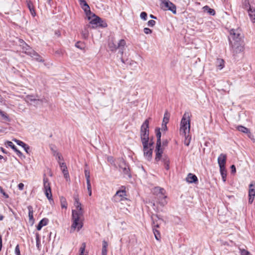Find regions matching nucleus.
I'll use <instances>...</instances> for the list:
<instances>
[{
	"mask_svg": "<svg viewBox=\"0 0 255 255\" xmlns=\"http://www.w3.org/2000/svg\"><path fill=\"white\" fill-rule=\"evenodd\" d=\"M83 213L81 211H72L70 233L75 231L79 232L83 226Z\"/></svg>",
	"mask_w": 255,
	"mask_h": 255,
	"instance_id": "obj_1",
	"label": "nucleus"
},
{
	"mask_svg": "<svg viewBox=\"0 0 255 255\" xmlns=\"http://www.w3.org/2000/svg\"><path fill=\"white\" fill-rule=\"evenodd\" d=\"M190 130V120L189 114L185 113L181 119L180 123V134L186 137V134H189Z\"/></svg>",
	"mask_w": 255,
	"mask_h": 255,
	"instance_id": "obj_2",
	"label": "nucleus"
},
{
	"mask_svg": "<svg viewBox=\"0 0 255 255\" xmlns=\"http://www.w3.org/2000/svg\"><path fill=\"white\" fill-rule=\"evenodd\" d=\"M155 132H156V135L157 137V142H156V146L155 148V152H156V156L155 158V160L158 161L161 156V154L163 153V150L161 148V132L160 131L159 128H156L155 129Z\"/></svg>",
	"mask_w": 255,
	"mask_h": 255,
	"instance_id": "obj_3",
	"label": "nucleus"
},
{
	"mask_svg": "<svg viewBox=\"0 0 255 255\" xmlns=\"http://www.w3.org/2000/svg\"><path fill=\"white\" fill-rule=\"evenodd\" d=\"M154 192L156 195V198L158 203L161 206H164L167 204L165 200L166 196L165 195V191L163 188L157 187L154 189Z\"/></svg>",
	"mask_w": 255,
	"mask_h": 255,
	"instance_id": "obj_4",
	"label": "nucleus"
},
{
	"mask_svg": "<svg viewBox=\"0 0 255 255\" xmlns=\"http://www.w3.org/2000/svg\"><path fill=\"white\" fill-rule=\"evenodd\" d=\"M140 138L141 141H149V121L146 119L140 128Z\"/></svg>",
	"mask_w": 255,
	"mask_h": 255,
	"instance_id": "obj_5",
	"label": "nucleus"
},
{
	"mask_svg": "<svg viewBox=\"0 0 255 255\" xmlns=\"http://www.w3.org/2000/svg\"><path fill=\"white\" fill-rule=\"evenodd\" d=\"M230 37L229 38V41L240 42L243 41V35L241 29H232L230 30Z\"/></svg>",
	"mask_w": 255,
	"mask_h": 255,
	"instance_id": "obj_6",
	"label": "nucleus"
},
{
	"mask_svg": "<svg viewBox=\"0 0 255 255\" xmlns=\"http://www.w3.org/2000/svg\"><path fill=\"white\" fill-rule=\"evenodd\" d=\"M112 200L115 202H120L127 200L126 192L124 186H122L121 189L117 191L113 196Z\"/></svg>",
	"mask_w": 255,
	"mask_h": 255,
	"instance_id": "obj_7",
	"label": "nucleus"
},
{
	"mask_svg": "<svg viewBox=\"0 0 255 255\" xmlns=\"http://www.w3.org/2000/svg\"><path fill=\"white\" fill-rule=\"evenodd\" d=\"M232 49V52L233 55L235 56L236 54L241 53L244 49V41L240 42L231 41L230 42Z\"/></svg>",
	"mask_w": 255,
	"mask_h": 255,
	"instance_id": "obj_8",
	"label": "nucleus"
},
{
	"mask_svg": "<svg viewBox=\"0 0 255 255\" xmlns=\"http://www.w3.org/2000/svg\"><path fill=\"white\" fill-rule=\"evenodd\" d=\"M43 185H44V193L48 198V200H52V193L51 190L50 186V183L48 181V179L45 177V175H44L43 178Z\"/></svg>",
	"mask_w": 255,
	"mask_h": 255,
	"instance_id": "obj_9",
	"label": "nucleus"
},
{
	"mask_svg": "<svg viewBox=\"0 0 255 255\" xmlns=\"http://www.w3.org/2000/svg\"><path fill=\"white\" fill-rule=\"evenodd\" d=\"M162 8L164 10H169L172 11L174 14L176 13V5L169 0H165L162 1Z\"/></svg>",
	"mask_w": 255,
	"mask_h": 255,
	"instance_id": "obj_10",
	"label": "nucleus"
},
{
	"mask_svg": "<svg viewBox=\"0 0 255 255\" xmlns=\"http://www.w3.org/2000/svg\"><path fill=\"white\" fill-rule=\"evenodd\" d=\"M120 171L125 175L131 178V175L130 173V170L128 165L126 164L124 160H122L119 165Z\"/></svg>",
	"mask_w": 255,
	"mask_h": 255,
	"instance_id": "obj_11",
	"label": "nucleus"
},
{
	"mask_svg": "<svg viewBox=\"0 0 255 255\" xmlns=\"http://www.w3.org/2000/svg\"><path fill=\"white\" fill-rule=\"evenodd\" d=\"M58 163L60 166V169L63 174L64 177L67 181H70V178L69 174V172L67 169V167L65 162L58 161Z\"/></svg>",
	"mask_w": 255,
	"mask_h": 255,
	"instance_id": "obj_12",
	"label": "nucleus"
},
{
	"mask_svg": "<svg viewBox=\"0 0 255 255\" xmlns=\"http://www.w3.org/2000/svg\"><path fill=\"white\" fill-rule=\"evenodd\" d=\"M82 8L84 10L86 15L88 16V19L90 20L91 19V15L92 14L90 10V8L87 2L84 0L82 2L80 3Z\"/></svg>",
	"mask_w": 255,
	"mask_h": 255,
	"instance_id": "obj_13",
	"label": "nucleus"
},
{
	"mask_svg": "<svg viewBox=\"0 0 255 255\" xmlns=\"http://www.w3.org/2000/svg\"><path fill=\"white\" fill-rule=\"evenodd\" d=\"M151 218L152 221V229L158 228L162 220L157 215H152Z\"/></svg>",
	"mask_w": 255,
	"mask_h": 255,
	"instance_id": "obj_14",
	"label": "nucleus"
},
{
	"mask_svg": "<svg viewBox=\"0 0 255 255\" xmlns=\"http://www.w3.org/2000/svg\"><path fill=\"white\" fill-rule=\"evenodd\" d=\"M227 156L226 154L221 153L218 158V163L220 168L225 167Z\"/></svg>",
	"mask_w": 255,
	"mask_h": 255,
	"instance_id": "obj_15",
	"label": "nucleus"
},
{
	"mask_svg": "<svg viewBox=\"0 0 255 255\" xmlns=\"http://www.w3.org/2000/svg\"><path fill=\"white\" fill-rule=\"evenodd\" d=\"M117 44V50L119 49V52L122 56L125 50V47L126 44V41L124 39H121Z\"/></svg>",
	"mask_w": 255,
	"mask_h": 255,
	"instance_id": "obj_16",
	"label": "nucleus"
},
{
	"mask_svg": "<svg viewBox=\"0 0 255 255\" xmlns=\"http://www.w3.org/2000/svg\"><path fill=\"white\" fill-rule=\"evenodd\" d=\"M30 56H31L32 58H33V59L36 60L37 62H44V60L42 58V57L38 54L36 52H35L34 50H33L32 53H29Z\"/></svg>",
	"mask_w": 255,
	"mask_h": 255,
	"instance_id": "obj_17",
	"label": "nucleus"
},
{
	"mask_svg": "<svg viewBox=\"0 0 255 255\" xmlns=\"http://www.w3.org/2000/svg\"><path fill=\"white\" fill-rule=\"evenodd\" d=\"M92 15L94 18L92 19L90 22V24L92 25V28H94L98 27V24L99 20H101V18L98 16H96L95 14L91 15Z\"/></svg>",
	"mask_w": 255,
	"mask_h": 255,
	"instance_id": "obj_18",
	"label": "nucleus"
},
{
	"mask_svg": "<svg viewBox=\"0 0 255 255\" xmlns=\"http://www.w3.org/2000/svg\"><path fill=\"white\" fill-rule=\"evenodd\" d=\"M186 180L187 182L189 183H196L198 182V178L197 176L191 173H189L187 175Z\"/></svg>",
	"mask_w": 255,
	"mask_h": 255,
	"instance_id": "obj_19",
	"label": "nucleus"
},
{
	"mask_svg": "<svg viewBox=\"0 0 255 255\" xmlns=\"http://www.w3.org/2000/svg\"><path fill=\"white\" fill-rule=\"evenodd\" d=\"M249 196L255 197V182L254 181L249 185Z\"/></svg>",
	"mask_w": 255,
	"mask_h": 255,
	"instance_id": "obj_20",
	"label": "nucleus"
},
{
	"mask_svg": "<svg viewBox=\"0 0 255 255\" xmlns=\"http://www.w3.org/2000/svg\"><path fill=\"white\" fill-rule=\"evenodd\" d=\"M248 13L252 21L255 23V9L250 6Z\"/></svg>",
	"mask_w": 255,
	"mask_h": 255,
	"instance_id": "obj_21",
	"label": "nucleus"
},
{
	"mask_svg": "<svg viewBox=\"0 0 255 255\" xmlns=\"http://www.w3.org/2000/svg\"><path fill=\"white\" fill-rule=\"evenodd\" d=\"M27 209L28 210V217H29V222L33 224L34 223V219L33 216V207L31 206H28L27 207Z\"/></svg>",
	"mask_w": 255,
	"mask_h": 255,
	"instance_id": "obj_22",
	"label": "nucleus"
},
{
	"mask_svg": "<svg viewBox=\"0 0 255 255\" xmlns=\"http://www.w3.org/2000/svg\"><path fill=\"white\" fill-rule=\"evenodd\" d=\"M48 221L49 220L47 218H43V219H42L37 226V230L40 231L42 228V227L46 226L48 224Z\"/></svg>",
	"mask_w": 255,
	"mask_h": 255,
	"instance_id": "obj_23",
	"label": "nucleus"
},
{
	"mask_svg": "<svg viewBox=\"0 0 255 255\" xmlns=\"http://www.w3.org/2000/svg\"><path fill=\"white\" fill-rule=\"evenodd\" d=\"M7 144L9 147H10L16 152L18 156L21 157L22 155V152L17 149L16 147L13 144V143L11 141H7Z\"/></svg>",
	"mask_w": 255,
	"mask_h": 255,
	"instance_id": "obj_24",
	"label": "nucleus"
},
{
	"mask_svg": "<svg viewBox=\"0 0 255 255\" xmlns=\"http://www.w3.org/2000/svg\"><path fill=\"white\" fill-rule=\"evenodd\" d=\"M144 156L147 158L148 160H150L152 157V148H149L148 149H146V150H143Z\"/></svg>",
	"mask_w": 255,
	"mask_h": 255,
	"instance_id": "obj_25",
	"label": "nucleus"
},
{
	"mask_svg": "<svg viewBox=\"0 0 255 255\" xmlns=\"http://www.w3.org/2000/svg\"><path fill=\"white\" fill-rule=\"evenodd\" d=\"M237 129L240 131H241L243 133H249V137H251V136L252 135V134H251L249 128H248L244 126H239L237 127Z\"/></svg>",
	"mask_w": 255,
	"mask_h": 255,
	"instance_id": "obj_26",
	"label": "nucleus"
},
{
	"mask_svg": "<svg viewBox=\"0 0 255 255\" xmlns=\"http://www.w3.org/2000/svg\"><path fill=\"white\" fill-rule=\"evenodd\" d=\"M22 49L23 52L26 54L27 55H30V54L28 53H32L33 51V49H31L27 44L24 43L22 46Z\"/></svg>",
	"mask_w": 255,
	"mask_h": 255,
	"instance_id": "obj_27",
	"label": "nucleus"
},
{
	"mask_svg": "<svg viewBox=\"0 0 255 255\" xmlns=\"http://www.w3.org/2000/svg\"><path fill=\"white\" fill-rule=\"evenodd\" d=\"M102 246V255H107V247L108 246V243L106 241H103Z\"/></svg>",
	"mask_w": 255,
	"mask_h": 255,
	"instance_id": "obj_28",
	"label": "nucleus"
},
{
	"mask_svg": "<svg viewBox=\"0 0 255 255\" xmlns=\"http://www.w3.org/2000/svg\"><path fill=\"white\" fill-rule=\"evenodd\" d=\"M204 11H206L207 13L211 15L215 14V11L214 9L210 8L208 6L205 5L203 7Z\"/></svg>",
	"mask_w": 255,
	"mask_h": 255,
	"instance_id": "obj_29",
	"label": "nucleus"
},
{
	"mask_svg": "<svg viewBox=\"0 0 255 255\" xmlns=\"http://www.w3.org/2000/svg\"><path fill=\"white\" fill-rule=\"evenodd\" d=\"M27 7H28L31 15L33 16H35L36 15V12L34 9L32 3L30 1H28V2H27Z\"/></svg>",
	"mask_w": 255,
	"mask_h": 255,
	"instance_id": "obj_30",
	"label": "nucleus"
},
{
	"mask_svg": "<svg viewBox=\"0 0 255 255\" xmlns=\"http://www.w3.org/2000/svg\"><path fill=\"white\" fill-rule=\"evenodd\" d=\"M220 171L222 177V179L224 182H225L226 180L227 176V170L226 169L225 167L220 168Z\"/></svg>",
	"mask_w": 255,
	"mask_h": 255,
	"instance_id": "obj_31",
	"label": "nucleus"
},
{
	"mask_svg": "<svg viewBox=\"0 0 255 255\" xmlns=\"http://www.w3.org/2000/svg\"><path fill=\"white\" fill-rule=\"evenodd\" d=\"M108 46L110 49L112 51H115L117 50V44L115 43L113 39L109 41Z\"/></svg>",
	"mask_w": 255,
	"mask_h": 255,
	"instance_id": "obj_32",
	"label": "nucleus"
},
{
	"mask_svg": "<svg viewBox=\"0 0 255 255\" xmlns=\"http://www.w3.org/2000/svg\"><path fill=\"white\" fill-rule=\"evenodd\" d=\"M74 206L76 208V210H72V211H81L82 213H83V210L81 207V204L79 201L77 202H74Z\"/></svg>",
	"mask_w": 255,
	"mask_h": 255,
	"instance_id": "obj_33",
	"label": "nucleus"
},
{
	"mask_svg": "<svg viewBox=\"0 0 255 255\" xmlns=\"http://www.w3.org/2000/svg\"><path fill=\"white\" fill-rule=\"evenodd\" d=\"M60 204L62 208L67 209V203L66 198H64V197H60Z\"/></svg>",
	"mask_w": 255,
	"mask_h": 255,
	"instance_id": "obj_34",
	"label": "nucleus"
},
{
	"mask_svg": "<svg viewBox=\"0 0 255 255\" xmlns=\"http://www.w3.org/2000/svg\"><path fill=\"white\" fill-rule=\"evenodd\" d=\"M25 101L27 103L34 102L37 101V99L35 98L34 96L33 95H27L25 97ZM37 101H39L38 99H37Z\"/></svg>",
	"mask_w": 255,
	"mask_h": 255,
	"instance_id": "obj_35",
	"label": "nucleus"
},
{
	"mask_svg": "<svg viewBox=\"0 0 255 255\" xmlns=\"http://www.w3.org/2000/svg\"><path fill=\"white\" fill-rule=\"evenodd\" d=\"M153 232L155 236V238L157 240L159 241L161 238L160 232L158 230H157V228H153Z\"/></svg>",
	"mask_w": 255,
	"mask_h": 255,
	"instance_id": "obj_36",
	"label": "nucleus"
},
{
	"mask_svg": "<svg viewBox=\"0 0 255 255\" xmlns=\"http://www.w3.org/2000/svg\"><path fill=\"white\" fill-rule=\"evenodd\" d=\"M90 25H87L85 27L84 31H83L82 32V36L84 39H87L89 36L88 31L87 30V28L90 27Z\"/></svg>",
	"mask_w": 255,
	"mask_h": 255,
	"instance_id": "obj_37",
	"label": "nucleus"
},
{
	"mask_svg": "<svg viewBox=\"0 0 255 255\" xmlns=\"http://www.w3.org/2000/svg\"><path fill=\"white\" fill-rule=\"evenodd\" d=\"M217 66L222 69L224 66V61L223 59H218L217 61Z\"/></svg>",
	"mask_w": 255,
	"mask_h": 255,
	"instance_id": "obj_38",
	"label": "nucleus"
},
{
	"mask_svg": "<svg viewBox=\"0 0 255 255\" xmlns=\"http://www.w3.org/2000/svg\"><path fill=\"white\" fill-rule=\"evenodd\" d=\"M169 115L168 112L166 111L164 115V118L163 119L162 123L167 124L169 122Z\"/></svg>",
	"mask_w": 255,
	"mask_h": 255,
	"instance_id": "obj_39",
	"label": "nucleus"
},
{
	"mask_svg": "<svg viewBox=\"0 0 255 255\" xmlns=\"http://www.w3.org/2000/svg\"><path fill=\"white\" fill-rule=\"evenodd\" d=\"M107 26V24L103 20L102 18H101V20H99L98 24V27H100L102 28L106 27Z\"/></svg>",
	"mask_w": 255,
	"mask_h": 255,
	"instance_id": "obj_40",
	"label": "nucleus"
},
{
	"mask_svg": "<svg viewBox=\"0 0 255 255\" xmlns=\"http://www.w3.org/2000/svg\"><path fill=\"white\" fill-rule=\"evenodd\" d=\"M85 248H86V244L85 243H83L82 244V246L80 249V255H87V254H84Z\"/></svg>",
	"mask_w": 255,
	"mask_h": 255,
	"instance_id": "obj_41",
	"label": "nucleus"
},
{
	"mask_svg": "<svg viewBox=\"0 0 255 255\" xmlns=\"http://www.w3.org/2000/svg\"><path fill=\"white\" fill-rule=\"evenodd\" d=\"M13 140L14 142H15L17 143V144H18L19 146H21L22 147L26 146V144L21 140H19L17 139H14Z\"/></svg>",
	"mask_w": 255,
	"mask_h": 255,
	"instance_id": "obj_42",
	"label": "nucleus"
},
{
	"mask_svg": "<svg viewBox=\"0 0 255 255\" xmlns=\"http://www.w3.org/2000/svg\"><path fill=\"white\" fill-rule=\"evenodd\" d=\"M148 141H141L143 145V150H146V149L151 148L148 145Z\"/></svg>",
	"mask_w": 255,
	"mask_h": 255,
	"instance_id": "obj_43",
	"label": "nucleus"
},
{
	"mask_svg": "<svg viewBox=\"0 0 255 255\" xmlns=\"http://www.w3.org/2000/svg\"><path fill=\"white\" fill-rule=\"evenodd\" d=\"M240 252L241 255H252L249 251L245 249H240Z\"/></svg>",
	"mask_w": 255,
	"mask_h": 255,
	"instance_id": "obj_44",
	"label": "nucleus"
},
{
	"mask_svg": "<svg viewBox=\"0 0 255 255\" xmlns=\"http://www.w3.org/2000/svg\"><path fill=\"white\" fill-rule=\"evenodd\" d=\"M166 160H169V158L167 156H166V155L162 156L161 155L160 159L158 161H157L155 160V161L156 162H158V161L161 160V161L164 164V163H165V161Z\"/></svg>",
	"mask_w": 255,
	"mask_h": 255,
	"instance_id": "obj_45",
	"label": "nucleus"
},
{
	"mask_svg": "<svg viewBox=\"0 0 255 255\" xmlns=\"http://www.w3.org/2000/svg\"><path fill=\"white\" fill-rule=\"evenodd\" d=\"M188 137H189V134H187L186 137H185V139L184 140V144L186 146H189L190 142L191 137H189V138L188 139Z\"/></svg>",
	"mask_w": 255,
	"mask_h": 255,
	"instance_id": "obj_46",
	"label": "nucleus"
},
{
	"mask_svg": "<svg viewBox=\"0 0 255 255\" xmlns=\"http://www.w3.org/2000/svg\"><path fill=\"white\" fill-rule=\"evenodd\" d=\"M147 14L145 12H141L140 14V17L143 20H147Z\"/></svg>",
	"mask_w": 255,
	"mask_h": 255,
	"instance_id": "obj_47",
	"label": "nucleus"
},
{
	"mask_svg": "<svg viewBox=\"0 0 255 255\" xmlns=\"http://www.w3.org/2000/svg\"><path fill=\"white\" fill-rule=\"evenodd\" d=\"M84 173H85V176L86 180H90V171L88 169H85L84 170Z\"/></svg>",
	"mask_w": 255,
	"mask_h": 255,
	"instance_id": "obj_48",
	"label": "nucleus"
},
{
	"mask_svg": "<svg viewBox=\"0 0 255 255\" xmlns=\"http://www.w3.org/2000/svg\"><path fill=\"white\" fill-rule=\"evenodd\" d=\"M0 115H1V116L2 117V118L4 120H5L7 121H9V119L8 118V116L6 115V113L1 111V113H0Z\"/></svg>",
	"mask_w": 255,
	"mask_h": 255,
	"instance_id": "obj_49",
	"label": "nucleus"
},
{
	"mask_svg": "<svg viewBox=\"0 0 255 255\" xmlns=\"http://www.w3.org/2000/svg\"><path fill=\"white\" fill-rule=\"evenodd\" d=\"M54 155L55 156H56L58 161H60L61 162V160L63 159L62 156L59 152H57V153H55Z\"/></svg>",
	"mask_w": 255,
	"mask_h": 255,
	"instance_id": "obj_50",
	"label": "nucleus"
},
{
	"mask_svg": "<svg viewBox=\"0 0 255 255\" xmlns=\"http://www.w3.org/2000/svg\"><path fill=\"white\" fill-rule=\"evenodd\" d=\"M36 247L39 248V245L40 243L39 235L38 233L36 234Z\"/></svg>",
	"mask_w": 255,
	"mask_h": 255,
	"instance_id": "obj_51",
	"label": "nucleus"
},
{
	"mask_svg": "<svg viewBox=\"0 0 255 255\" xmlns=\"http://www.w3.org/2000/svg\"><path fill=\"white\" fill-rule=\"evenodd\" d=\"M156 22L154 20H150L147 22V25L150 27H153L155 25Z\"/></svg>",
	"mask_w": 255,
	"mask_h": 255,
	"instance_id": "obj_52",
	"label": "nucleus"
},
{
	"mask_svg": "<svg viewBox=\"0 0 255 255\" xmlns=\"http://www.w3.org/2000/svg\"><path fill=\"white\" fill-rule=\"evenodd\" d=\"M0 193H1L5 198H9L8 195L4 191V190H3L1 186H0Z\"/></svg>",
	"mask_w": 255,
	"mask_h": 255,
	"instance_id": "obj_53",
	"label": "nucleus"
},
{
	"mask_svg": "<svg viewBox=\"0 0 255 255\" xmlns=\"http://www.w3.org/2000/svg\"><path fill=\"white\" fill-rule=\"evenodd\" d=\"M83 46V43L80 41H78L75 44V46L80 49H82L84 48Z\"/></svg>",
	"mask_w": 255,
	"mask_h": 255,
	"instance_id": "obj_54",
	"label": "nucleus"
},
{
	"mask_svg": "<svg viewBox=\"0 0 255 255\" xmlns=\"http://www.w3.org/2000/svg\"><path fill=\"white\" fill-rule=\"evenodd\" d=\"M143 32L146 34H151L152 32V30L147 27H145L143 29Z\"/></svg>",
	"mask_w": 255,
	"mask_h": 255,
	"instance_id": "obj_55",
	"label": "nucleus"
},
{
	"mask_svg": "<svg viewBox=\"0 0 255 255\" xmlns=\"http://www.w3.org/2000/svg\"><path fill=\"white\" fill-rule=\"evenodd\" d=\"M169 163L170 160H166L165 161V163H164V167L167 170L169 169Z\"/></svg>",
	"mask_w": 255,
	"mask_h": 255,
	"instance_id": "obj_56",
	"label": "nucleus"
},
{
	"mask_svg": "<svg viewBox=\"0 0 255 255\" xmlns=\"http://www.w3.org/2000/svg\"><path fill=\"white\" fill-rule=\"evenodd\" d=\"M15 253L16 255H20V252L18 245H17L15 248Z\"/></svg>",
	"mask_w": 255,
	"mask_h": 255,
	"instance_id": "obj_57",
	"label": "nucleus"
},
{
	"mask_svg": "<svg viewBox=\"0 0 255 255\" xmlns=\"http://www.w3.org/2000/svg\"><path fill=\"white\" fill-rule=\"evenodd\" d=\"M166 125L167 124H164V123L162 124V125H161V130L162 131H166V130H167V128Z\"/></svg>",
	"mask_w": 255,
	"mask_h": 255,
	"instance_id": "obj_58",
	"label": "nucleus"
},
{
	"mask_svg": "<svg viewBox=\"0 0 255 255\" xmlns=\"http://www.w3.org/2000/svg\"><path fill=\"white\" fill-rule=\"evenodd\" d=\"M86 183H87V189H92L91 185V183H90V179L86 180Z\"/></svg>",
	"mask_w": 255,
	"mask_h": 255,
	"instance_id": "obj_59",
	"label": "nucleus"
},
{
	"mask_svg": "<svg viewBox=\"0 0 255 255\" xmlns=\"http://www.w3.org/2000/svg\"><path fill=\"white\" fill-rule=\"evenodd\" d=\"M18 188L20 190H23L24 184L23 183H20L18 184Z\"/></svg>",
	"mask_w": 255,
	"mask_h": 255,
	"instance_id": "obj_60",
	"label": "nucleus"
},
{
	"mask_svg": "<svg viewBox=\"0 0 255 255\" xmlns=\"http://www.w3.org/2000/svg\"><path fill=\"white\" fill-rule=\"evenodd\" d=\"M255 197L249 196V204H252L254 200Z\"/></svg>",
	"mask_w": 255,
	"mask_h": 255,
	"instance_id": "obj_61",
	"label": "nucleus"
},
{
	"mask_svg": "<svg viewBox=\"0 0 255 255\" xmlns=\"http://www.w3.org/2000/svg\"><path fill=\"white\" fill-rule=\"evenodd\" d=\"M231 172L234 173L236 171V167L234 165H232L231 166Z\"/></svg>",
	"mask_w": 255,
	"mask_h": 255,
	"instance_id": "obj_62",
	"label": "nucleus"
},
{
	"mask_svg": "<svg viewBox=\"0 0 255 255\" xmlns=\"http://www.w3.org/2000/svg\"><path fill=\"white\" fill-rule=\"evenodd\" d=\"M74 202L79 201V199L78 195H74Z\"/></svg>",
	"mask_w": 255,
	"mask_h": 255,
	"instance_id": "obj_63",
	"label": "nucleus"
},
{
	"mask_svg": "<svg viewBox=\"0 0 255 255\" xmlns=\"http://www.w3.org/2000/svg\"><path fill=\"white\" fill-rule=\"evenodd\" d=\"M22 147L24 148V150H25V151L27 153H28V150H29V146L27 144H26V146H23Z\"/></svg>",
	"mask_w": 255,
	"mask_h": 255,
	"instance_id": "obj_64",
	"label": "nucleus"
}]
</instances>
